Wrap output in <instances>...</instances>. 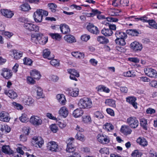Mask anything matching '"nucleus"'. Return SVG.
<instances>
[{
  "label": "nucleus",
  "instance_id": "4d7b16f0",
  "mask_svg": "<svg viewBox=\"0 0 157 157\" xmlns=\"http://www.w3.org/2000/svg\"><path fill=\"white\" fill-rule=\"evenodd\" d=\"M23 150L27 151L28 150L26 147L24 146H21V147H17V152L21 155H23L24 154Z\"/></svg>",
  "mask_w": 157,
  "mask_h": 157
},
{
  "label": "nucleus",
  "instance_id": "e433bc0d",
  "mask_svg": "<svg viewBox=\"0 0 157 157\" xmlns=\"http://www.w3.org/2000/svg\"><path fill=\"white\" fill-rule=\"evenodd\" d=\"M71 54L73 57L76 58L81 59L84 57V54L79 52H72Z\"/></svg>",
  "mask_w": 157,
  "mask_h": 157
},
{
  "label": "nucleus",
  "instance_id": "c03bdc74",
  "mask_svg": "<svg viewBox=\"0 0 157 157\" xmlns=\"http://www.w3.org/2000/svg\"><path fill=\"white\" fill-rule=\"evenodd\" d=\"M125 38H117L115 40V43L117 45L123 46L126 44Z\"/></svg>",
  "mask_w": 157,
  "mask_h": 157
},
{
  "label": "nucleus",
  "instance_id": "49530a36",
  "mask_svg": "<svg viewBox=\"0 0 157 157\" xmlns=\"http://www.w3.org/2000/svg\"><path fill=\"white\" fill-rule=\"evenodd\" d=\"M140 124L141 126L145 130L147 129V120L144 118H142L140 119Z\"/></svg>",
  "mask_w": 157,
  "mask_h": 157
},
{
  "label": "nucleus",
  "instance_id": "69168bd1",
  "mask_svg": "<svg viewBox=\"0 0 157 157\" xmlns=\"http://www.w3.org/2000/svg\"><path fill=\"white\" fill-rule=\"evenodd\" d=\"M127 60L128 61L135 63H138L140 61V59L138 58L135 57L128 58L127 59Z\"/></svg>",
  "mask_w": 157,
  "mask_h": 157
},
{
  "label": "nucleus",
  "instance_id": "c756f323",
  "mask_svg": "<svg viewBox=\"0 0 157 157\" xmlns=\"http://www.w3.org/2000/svg\"><path fill=\"white\" fill-rule=\"evenodd\" d=\"M101 33L106 36H109L112 35L113 32L111 29L104 28L101 30Z\"/></svg>",
  "mask_w": 157,
  "mask_h": 157
},
{
  "label": "nucleus",
  "instance_id": "dca6fc26",
  "mask_svg": "<svg viewBox=\"0 0 157 157\" xmlns=\"http://www.w3.org/2000/svg\"><path fill=\"white\" fill-rule=\"evenodd\" d=\"M10 119V115L7 112L2 111L0 113V121L8 122L9 121Z\"/></svg>",
  "mask_w": 157,
  "mask_h": 157
},
{
  "label": "nucleus",
  "instance_id": "9d476101",
  "mask_svg": "<svg viewBox=\"0 0 157 157\" xmlns=\"http://www.w3.org/2000/svg\"><path fill=\"white\" fill-rule=\"evenodd\" d=\"M58 146L57 143L54 141H51L46 144L47 149L52 151L56 152L59 150Z\"/></svg>",
  "mask_w": 157,
  "mask_h": 157
},
{
  "label": "nucleus",
  "instance_id": "79ce46f5",
  "mask_svg": "<svg viewBox=\"0 0 157 157\" xmlns=\"http://www.w3.org/2000/svg\"><path fill=\"white\" fill-rule=\"evenodd\" d=\"M11 106L14 108L18 110H21L24 108L23 106L21 104L15 102H13L12 103Z\"/></svg>",
  "mask_w": 157,
  "mask_h": 157
},
{
  "label": "nucleus",
  "instance_id": "39448f33",
  "mask_svg": "<svg viewBox=\"0 0 157 157\" xmlns=\"http://www.w3.org/2000/svg\"><path fill=\"white\" fill-rule=\"evenodd\" d=\"M32 143L36 147L41 148L44 144V141L41 137L34 136L32 138Z\"/></svg>",
  "mask_w": 157,
  "mask_h": 157
},
{
  "label": "nucleus",
  "instance_id": "ddd939ff",
  "mask_svg": "<svg viewBox=\"0 0 157 157\" xmlns=\"http://www.w3.org/2000/svg\"><path fill=\"white\" fill-rule=\"evenodd\" d=\"M1 75L5 78L8 79L12 75L11 71L7 68H3L1 70Z\"/></svg>",
  "mask_w": 157,
  "mask_h": 157
},
{
  "label": "nucleus",
  "instance_id": "de8ad7c7",
  "mask_svg": "<svg viewBox=\"0 0 157 157\" xmlns=\"http://www.w3.org/2000/svg\"><path fill=\"white\" fill-rule=\"evenodd\" d=\"M49 35L53 39L59 40L61 38V36L58 33H50Z\"/></svg>",
  "mask_w": 157,
  "mask_h": 157
},
{
  "label": "nucleus",
  "instance_id": "8fccbe9b",
  "mask_svg": "<svg viewBox=\"0 0 157 157\" xmlns=\"http://www.w3.org/2000/svg\"><path fill=\"white\" fill-rule=\"evenodd\" d=\"M142 155L141 152L138 150H134L131 154L132 157H141Z\"/></svg>",
  "mask_w": 157,
  "mask_h": 157
},
{
  "label": "nucleus",
  "instance_id": "f257e3e1",
  "mask_svg": "<svg viewBox=\"0 0 157 157\" xmlns=\"http://www.w3.org/2000/svg\"><path fill=\"white\" fill-rule=\"evenodd\" d=\"M124 19L126 21H137L139 20L143 22H148L149 25L151 26V28H155L157 29V23L153 20H148L147 17L144 16L141 17H137L135 16H128L124 17Z\"/></svg>",
  "mask_w": 157,
  "mask_h": 157
},
{
  "label": "nucleus",
  "instance_id": "f8f14e48",
  "mask_svg": "<svg viewBox=\"0 0 157 157\" xmlns=\"http://www.w3.org/2000/svg\"><path fill=\"white\" fill-rule=\"evenodd\" d=\"M42 9H38L34 13L33 17L36 22H40L42 21L43 15Z\"/></svg>",
  "mask_w": 157,
  "mask_h": 157
},
{
  "label": "nucleus",
  "instance_id": "7ed1b4c3",
  "mask_svg": "<svg viewBox=\"0 0 157 157\" xmlns=\"http://www.w3.org/2000/svg\"><path fill=\"white\" fill-rule=\"evenodd\" d=\"M78 105L80 108L83 109H90L93 106L91 99L86 97H83L80 99L78 101Z\"/></svg>",
  "mask_w": 157,
  "mask_h": 157
},
{
  "label": "nucleus",
  "instance_id": "2f4dec72",
  "mask_svg": "<svg viewBox=\"0 0 157 157\" xmlns=\"http://www.w3.org/2000/svg\"><path fill=\"white\" fill-rule=\"evenodd\" d=\"M14 58L16 59H19L23 56V53L22 52L14 50H13Z\"/></svg>",
  "mask_w": 157,
  "mask_h": 157
},
{
  "label": "nucleus",
  "instance_id": "bb28decb",
  "mask_svg": "<svg viewBox=\"0 0 157 157\" xmlns=\"http://www.w3.org/2000/svg\"><path fill=\"white\" fill-rule=\"evenodd\" d=\"M23 102L25 105H31L33 104L34 101L31 97L25 96L23 98Z\"/></svg>",
  "mask_w": 157,
  "mask_h": 157
},
{
  "label": "nucleus",
  "instance_id": "a18cd8bd",
  "mask_svg": "<svg viewBox=\"0 0 157 157\" xmlns=\"http://www.w3.org/2000/svg\"><path fill=\"white\" fill-rule=\"evenodd\" d=\"M115 101L112 99H108L106 100L105 101V103L112 107H116Z\"/></svg>",
  "mask_w": 157,
  "mask_h": 157
},
{
  "label": "nucleus",
  "instance_id": "09e8293b",
  "mask_svg": "<svg viewBox=\"0 0 157 157\" xmlns=\"http://www.w3.org/2000/svg\"><path fill=\"white\" fill-rule=\"evenodd\" d=\"M75 138L77 140L82 142L84 141L86 139V138L84 136L80 133H77L75 136Z\"/></svg>",
  "mask_w": 157,
  "mask_h": 157
},
{
  "label": "nucleus",
  "instance_id": "72a5a7b5",
  "mask_svg": "<svg viewBox=\"0 0 157 157\" xmlns=\"http://www.w3.org/2000/svg\"><path fill=\"white\" fill-rule=\"evenodd\" d=\"M82 121L84 123L88 124L91 122V119L89 115H85L82 117Z\"/></svg>",
  "mask_w": 157,
  "mask_h": 157
},
{
  "label": "nucleus",
  "instance_id": "6ab92c4d",
  "mask_svg": "<svg viewBox=\"0 0 157 157\" xmlns=\"http://www.w3.org/2000/svg\"><path fill=\"white\" fill-rule=\"evenodd\" d=\"M0 12L3 16L8 18H11L14 15L13 12L8 10H1Z\"/></svg>",
  "mask_w": 157,
  "mask_h": 157
},
{
  "label": "nucleus",
  "instance_id": "5701e85b",
  "mask_svg": "<svg viewBox=\"0 0 157 157\" xmlns=\"http://www.w3.org/2000/svg\"><path fill=\"white\" fill-rule=\"evenodd\" d=\"M4 93L12 99H15L17 97V93L13 90H9L8 91L5 90Z\"/></svg>",
  "mask_w": 157,
  "mask_h": 157
},
{
  "label": "nucleus",
  "instance_id": "f704fd0d",
  "mask_svg": "<svg viewBox=\"0 0 157 157\" xmlns=\"http://www.w3.org/2000/svg\"><path fill=\"white\" fill-rule=\"evenodd\" d=\"M2 150V151L5 154H10L13 153L12 151L10 149L9 145L3 146Z\"/></svg>",
  "mask_w": 157,
  "mask_h": 157
},
{
  "label": "nucleus",
  "instance_id": "5fc2aeb1",
  "mask_svg": "<svg viewBox=\"0 0 157 157\" xmlns=\"http://www.w3.org/2000/svg\"><path fill=\"white\" fill-rule=\"evenodd\" d=\"M19 119L22 122H26L29 121L28 117L25 113L22 114L21 117H20Z\"/></svg>",
  "mask_w": 157,
  "mask_h": 157
},
{
  "label": "nucleus",
  "instance_id": "6e6552de",
  "mask_svg": "<svg viewBox=\"0 0 157 157\" xmlns=\"http://www.w3.org/2000/svg\"><path fill=\"white\" fill-rule=\"evenodd\" d=\"M145 74L151 78H157V71L155 69L151 68H146L144 69Z\"/></svg>",
  "mask_w": 157,
  "mask_h": 157
},
{
  "label": "nucleus",
  "instance_id": "58836bf2",
  "mask_svg": "<svg viewBox=\"0 0 157 157\" xmlns=\"http://www.w3.org/2000/svg\"><path fill=\"white\" fill-rule=\"evenodd\" d=\"M48 6L51 11L53 13H55L57 11V5L55 3H51L48 4Z\"/></svg>",
  "mask_w": 157,
  "mask_h": 157
},
{
  "label": "nucleus",
  "instance_id": "2eb2a0df",
  "mask_svg": "<svg viewBox=\"0 0 157 157\" xmlns=\"http://www.w3.org/2000/svg\"><path fill=\"white\" fill-rule=\"evenodd\" d=\"M68 94L72 97H77L79 94V90L77 88H69L66 90Z\"/></svg>",
  "mask_w": 157,
  "mask_h": 157
},
{
  "label": "nucleus",
  "instance_id": "393cba45",
  "mask_svg": "<svg viewBox=\"0 0 157 157\" xmlns=\"http://www.w3.org/2000/svg\"><path fill=\"white\" fill-rule=\"evenodd\" d=\"M102 128L106 132H108L113 130L114 126L111 123L106 122L103 125Z\"/></svg>",
  "mask_w": 157,
  "mask_h": 157
},
{
  "label": "nucleus",
  "instance_id": "a19ab883",
  "mask_svg": "<svg viewBox=\"0 0 157 157\" xmlns=\"http://www.w3.org/2000/svg\"><path fill=\"white\" fill-rule=\"evenodd\" d=\"M121 12L120 10L115 9H110L109 10V14L111 16H117Z\"/></svg>",
  "mask_w": 157,
  "mask_h": 157
},
{
  "label": "nucleus",
  "instance_id": "0e129e2a",
  "mask_svg": "<svg viewBox=\"0 0 157 157\" xmlns=\"http://www.w3.org/2000/svg\"><path fill=\"white\" fill-rule=\"evenodd\" d=\"M59 79L58 77L56 75H52L49 77V80L54 82H57L58 80Z\"/></svg>",
  "mask_w": 157,
  "mask_h": 157
},
{
  "label": "nucleus",
  "instance_id": "6e6d98bb",
  "mask_svg": "<svg viewBox=\"0 0 157 157\" xmlns=\"http://www.w3.org/2000/svg\"><path fill=\"white\" fill-rule=\"evenodd\" d=\"M35 90L36 91L37 95L39 97L42 96L43 90L42 89L38 86H34Z\"/></svg>",
  "mask_w": 157,
  "mask_h": 157
},
{
  "label": "nucleus",
  "instance_id": "c9c22d12",
  "mask_svg": "<svg viewBox=\"0 0 157 157\" xmlns=\"http://www.w3.org/2000/svg\"><path fill=\"white\" fill-rule=\"evenodd\" d=\"M115 35L117 38H126L127 37L126 34L124 32L117 31Z\"/></svg>",
  "mask_w": 157,
  "mask_h": 157
},
{
  "label": "nucleus",
  "instance_id": "a878e982",
  "mask_svg": "<svg viewBox=\"0 0 157 157\" xmlns=\"http://www.w3.org/2000/svg\"><path fill=\"white\" fill-rule=\"evenodd\" d=\"M30 75L34 79L37 80L39 79L41 77V75L39 71L36 69L31 71L30 72Z\"/></svg>",
  "mask_w": 157,
  "mask_h": 157
},
{
  "label": "nucleus",
  "instance_id": "052dcab7",
  "mask_svg": "<svg viewBox=\"0 0 157 157\" xmlns=\"http://www.w3.org/2000/svg\"><path fill=\"white\" fill-rule=\"evenodd\" d=\"M94 116L96 117L99 119H102L104 117L102 113L99 111L95 112L94 113Z\"/></svg>",
  "mask_w": 157,
  "mask_h": 157
},
{
  "label": "nucleus",
  "instance_id": "473e14b6",
  "mask_svg": "<svg viewBox=\"0 0 157 157\" xmlns=\"http://www.w3.org/2000/svg\"><path fill=\"white\" fill-rule=\"evenodd\" d=\"M97 41L100 44H107L109 42L108 39L102 36H98L97 37Z\"/></svg>",
  "mask_w": 157,
  "mask_h": 157
},
{
  "label": "nucleus",
  "instance_id": "4468645a",
  "mask_svg": "<svg viewBox=\"0 0 157 157\" xmlns=\"http://www.w3.org/2000/svg\"><path fill=\"white\" fill-rule=\"evenodd\" d=\"M58 113L59 115L63 118L67 117L69 114V110L68 108L65 106H63L59 109Z\"/></svg>",
  "mask_w": 157,
  "mask_h": 157
},
{
  "label": "nucleus",
  "instance_id": "a211bd4d",
  "mask_svg": "<svg viewBox=\"0 0 157 157\" xmlns=\"http://www.w3.org/2000/svg\"><path fill=\"white\" fill-rule=\"evenodd\" d=\"M87 29L90 33L95 34H97L99 33L98 27L92 24H90L87 26Z\"/></svg>",
  "mask_w": 157,
  "mask_h": 157
},
{
  "label": "nucleus",
  "instance_id": "bf43d9fd",
  "mask_svg": "<svg viewBox=\"0 0 157 157\" xmlns=\"http://www.w3.org/2000/svg\"><path fill=\"white\" fill-rule=\"evenodd\" d=\"M90 38V36L89 35L86 34H83L81 36V40L84 42H87Z\"/></svg>",
  "mask_w": 157,
  "mask_h": 157
},
{
  "label": "nucleus",
  "instance_id": "3c124183",
  "mask_svg": "<svg viewBox=\"0 0 157 157\" xmlns=\"http://www.w3.org/2000/svg\"><path fill=\"white\" fill-rule=\"evenodd\" d=\"M23 61L24 64L29 66H32L33 62L31 59L27 57L23 59Z\"/></svg>",
  "mask_w": 157,
  "mask_h": 157
},
{
  "label": "nucleus",
  "instance_id": "603ef678",
  "mask_svg": "<svg viewBox=\"0 0 157 157\" xmlns=\"http://www.w3.org/2000/svg\"><path fill=\"white\" fill-rule=\"evenodd\" d=\"M49 128L50 130L53 133H56L59 130L56 124H51L49 126Z\"/></svg>",
  "mask_w": 157,
  "mask_h": 157
},
{
  "label": "nucleus",
  "instance_id": "e2e57ef3",
  "mask_svg": "<svg viewBox=\"0 0 157 157\" xmlns=\"http://www.w3.org/2000/svg\"><path fill=\"white\" fill-rule=\"evenodd\" d=\"M57 124L59 127L62 129L64 128L66 126V124L63 121H59L57 120L56 121Z\"/></svg>",
  "mask_w": 157,
  "mask_h": 157
},
{
  "label": "nucleus",
  "instance_id": "f03ea898",
  "mask_svg": "<svg viewBox=\"0 0 157 157\" xmlns=\"http://www.w3.org/2000/svg\"><path fill=\"white\" fill-rule=\"evenodd\" d=\"M31 40L36 44L38 43L41 45L45 44L48 41V37L42 33H33L31 35Z\"/></svg>",
  "mask_w": 157,
  "mask_h": 157
},
{
  "label": "nucleus",
  "instance_id": "4c0bfd02",
  "mask_svg": "<svg viewBox=\"0 0 157 157\" xmlns=\"http://www.w3.org/2000/svg\"><path fill=\"white\" fill-rule=\"evenodd\" d=\"M24 25V27L27 30L31 32V30L33 26V23L30 21L25 20Z\"/></svg>",
  "mask_w": 157,
  "mask_h": 157
},
{
  "label": "nucleus",
  "instance_id": "1a4fd4ad",
  "mask_svg": "<svg viewBox=\"0 0 157 157\" xmlns=\"http://www.w3.org/2000/svg\"><path fill=\"white\" fill-rule=\"evenodd\" d=\"M68 73L70 74L69 78L70 79L77 81L76 77H79L80 76L79 73L77 71L74 69H68L67 70Z\"/></svg>",
  "mask_w": 157,
  "mask_h": 157
},
{
  "label": "nucleus",
  "instance_id": "774afa93",
  "mask_svg": "<svg viewBox=\"0 0 157 157\" xmlns=\"http://www.w3.org/2000/svg\"><path fill=\"white\" fill-rule=\"evenodd\" d=\"M50 63L52 65L55 66H59V61L55 59H52L50 61Z\"/></svg>",
  "mask_w": 157,
  "mask_h": 157
},
{
  "label": "nucleus",
  "instance_id": "aec40b11",
  "mask_svg": "<svg viewBox=\"0 0 157 157\" xmlns=\"http://www.w3.org/2000/svg\"><path fill=\"white\" fill-rule=\"evenodd\" d=\"M136 142L139 145L143 147H146L148 145L147 140L143 137H140L136 140Z\"/></svg>",
  "mask_w": 157,
  "mask_h": 157
},
{
  "label": "nucleus",
  "instance_id": "20e7f679",
  "mask_svg": "<svg viewBox=\"0 0 157 157\" xmlns=\"http://www.w3.org/2000/svg\"><path fill=\"white\" fill-rule=\"evenodd\" d=\"M30 123L36 127L42 125L43 121L42 118L37 116L33 115L29 119Z\"/></svg>",
  "mask_w": 157,
  "mask_h": 157
},
{
  "label": "nucleus",
  "instance_id": "9b49d317",
  "mask_svg": "<svg viewBox=\"0 0 157 157\" xmlns=\"http://www.w3.org/2000/svg\"><path fill=\"white\" fill-rule=\"evenodd\" d=\"M98 141L102 144H106L108 143L109 141V138L108 136L103 134H98L97 136Z\"/></svg>",
  "mask_w": 157,
  "mask_h": 157
},
{
  "label": "nucleus",
  "instance_id": "7c9ffc66",
  "mask_svg": "<svg viewBox=\"0 0 157 157\" xmlns=\"http://www.w3.org/2000/svg\"><path fill=\"white\" fill-rule=\"evenodd\" d=\"M0 130L4 133H9L10 130V128L7 125L0 124Z\"/></svg>",
  "mask_w": 157,
  "mask_h": 157
},
{
  "label": "nucleus",
  "instance_id": "423d86ee",
  "mask_svg": "<svg viewBox=\"0 0 157 157\" xmlns=\"http://www.w3.org/2000/svg\"><path fill=\"white\" fill-rule=\"evenodd\" d=\"M127 123L131 128H135L139 125V122L136 118L135 117H130L127 119Z\"/></svg>",
  "mask_w": 157,
  "mask_h": 157
},
{
  "label": "nucleus",
  "instance_id": "338daca9",
  "mask_svg": "<svg viewBox=\"0 0 157 157\" xmlns=\"http://www.w3.org/2000/svg\"><path fill=\"white\" fill-rule=\"evenodd\" d=\"M30 128L29 127H24L22 129V132L25 135H28L29 133Z\"/></svg>",
  "mask_w": 157,
  "mask_h": 157
},
{
  "label": "nucleus",
  "instance_id": "412c9836",
  "mask_svg": "<svg viewBox=\"0 0 157 157\" xmlns=\"http://www.w3.org/2000/svg\"><path fill=\"white\" fill-rule=\"evenodd\" d=\"M56 99L62 105H64L67 101L65 96L63 94H59L56 95Z\"/></svg>",
  "mask_w": 157,
  "mask_h": 157
},
{
  "label": "nucleus",
  "instance_id": "13d9d810",
  "mask_svg": "<svg viewBox=\"0 0 157 157\" xmlns=\"http://www.w3.org/2000/svg\"><path fill=\"white\" fill-rule=\"evenodd\" d=\"M76 148L73 145L67 146L66 151L69 153H73L75 150Z\"/></svg>",
  "mask_w": 157,
  "mask_h": 157
},
{
  "label": "nucleus",
  "instance_id": "ea45409f",
  "mask_svg": "<svg viewBox=\"0 0 157 157\" xmlns=\"http://www.w3.org/2000/svg\"><path fill=\"white\" fill-rule=\"evenodd\" d=\"M20 10L22 11H27L31 9V7L29 4L25 3L21 5L20 7Z\"/></svg>",
  "mask_w": 157,
  "mask_h": 157
},
{
  "label": "nucleus",
  "instance_id": "37998d69",
  "mask_svg": "<svg viewBox=\"0 0 157 157\" xmlns=\"http://www.w3.org/2000/svg\"><path fill=\"white\" fill-rule=\"evenodd\" d=\"M99 152L102 155L105 156H106V155H109V149L106 147L101 148L99 150Z\"/></svg>",
  "mask_w": 157,
  "mask_h": 157
},
{
  "label": "nucleus",
  "instance_id": "b1692460",
  "mask_svg": "<svg viewBox=\"0 0 157 157\" xmlns=\"http://www.w3.org/2000/svg\"><path fill=\"white\" fill-rule=\"evenodd\" d=\"M126 101L132 104L133 106L136 109L137 108V104L136 102V98L133 96H130L126 98Z\"/></svg>",
  "mask_w": 157,
  "mask_h": 157
},
{
  "label": "nucleus",
  "instance_id": "cd10ccee",
  "mask_svg": "<svg viewBox=\"0 0 157 157\" xmlns=\"http://www.w3.org/2000/svg\"><path fill=\"white\" fill-rule=\"evenodd\" d=\"M84 113V111L80 108H77L73 112L72 115L75 118L79 117Z\"/></svg>",
  "mask_w": 157,
  "mask_h": 157
},
{
  "label": "nucleus",
  "instance_id": "c85d7f7f",
  "mask_svg": "<svg viewBox=\"0 0 157 157\" xmlns=\"http://www.w3.org/2000/svg\"><path fill=\"white\" fill-rule=\"evenodd\" d=\"M64 39L67 42L69 43H72L75 42L76 41L75 37L71 35L68 34L66 35L64 37Z\"/></svg>",
  "mask_w": 157,
  "mask_h": 157
},
{
  "label": "nucleus",
  "instance_id": "680f3d73",
  "mask_svg": "<svg viewBox=\"0 0 157 157\" xmlns=\"http://www.w3.org/2000/svg\"><path fill=\"white\" fill-rule=\"evenodd\" d=\"M27 82L28 84H34L36 82L35 81L31 76H27L26 78Z\"/></svg>",
  "mask_w": 157,
  "mask_h": 157
},
{
  "label": "nucleus",
  "instance_id": "0eeeda50",
  "mask_svg": "<svg viewBox=\"0 0 157 157\" xmlns=\"http://www.w3.org/2000/svg\"><path fill=\"white\" fill-rule=\"evenodd\" d=\"M130 48L135 52L141 51L143 48L142 44L137 41H134L130 44Z\"/></svg>",
  "mask_w": 157,
  "mask_h": 157
},
{
  "label": "nucleus",
  "instance_id": "f3484780",
  "mask_svg": "<svg viewBox=\"0 0 157 157\" xmlns=\"http://www.w3.org/2000/svg\"><path fill=\"white\" fill-rule=\"evenodd\" d=\"M60 32L63 34H65L70 33V29L69 26L67 24H61L59 25Z\"/></svg>",
  "mask_w": 157,
  "mask_h": 157
},
{
  "label": "nucleus",
  "instance_id": "864d4df0",
  "mask_svg": "<svg viewBox=\"0 0 157 157\" xmlns=\"http://www.w3.org/2000/svg\"><path fill=\"white\" fill-rule=\"evenodd\" d=\"M50 52L49 49H46L44 50L43 52V56L45 58H47L48 59H51L49 58L50 54Z\"/></svg>",
  "mask_w": 157,
  "mask_h": 157
},
{
  "label": "nucleus",
  "instance_id": "4be33fe9",
  "mask_svg": "<svg viewBox=\"0 0 157 157\" xmlns=\"http://www.w3.org/2000/svg\"><path fill=\"white\" fill-rule=\"evenodd\" d=\"M121 132L124 134L127 135L131 133L132 130L128 126L124 125L121 127Z\"/></svg>",
  "mask_w": 157,
  "mask_h": 157
}]
</instances>
